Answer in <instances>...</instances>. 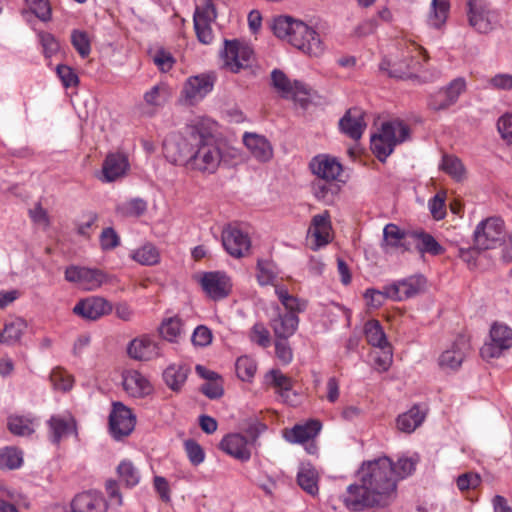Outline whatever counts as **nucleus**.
I'll return each instance as SVG.
<instances>
[{
	"label": "nucleus",
	"mask_w": 512,
	"mask_h": 512,
	"mask_svg": "<svg viewBox=\"0 0 512 512\" xmlns=\"http://www.w3.org/2000/svg\"><path fill=\"white\" fill-rule=\"evenodd\" d=\"M221 57L224 68L232 73H239L252 65L254 51L248 44L239 40H225Z\"/></svg>",
	"instance_id": "nucleus-5"
},
{
	"label": "nucleus",
	"mask_w": 512,
	"mask_h": 512,
	"mask_svg": "<svg viewBox=\"0 0 512 512\" xmlns=\"http://www.w3.org/2000/svg\"><path fill=\"white\" fill-rule=\"evenodd\" d=\"M190 368L186 364H170L163 372V379L166 385L173 391H180L185 384Z\"/></svg>",
	"instance_id": "nucleus-32"
},
{
	"label": "nucleus",
	"mask_w": 512,
	"mask_h": 512,
	"mask_svg": "<svg viewBox=\"0 0 512 512\" xmlns=\"http://www.w3.org/2000/svg\"><path fill=\"white\" fill-rule=\"evenodd\" d=\"M211 122L195 120L187 127V136L180 140L177 153L170 155L175 163L203 174H214L218 168L236 156V150L227 148L213 135Z\"/></svg>",
	"instance_id": "nucleus-1"
},
{
	"label": "nucleus",
	"mask_w": 512,
	"mask_h": 512,
	"mask_svg": "<svg viewBox=\"0 0 512 512\" xmlns=\"http://www.w3.org/2000/svg\"><path fill=\"white\" fill-rule=\"evenodd\" d=\"M136 417L121 402H114L109 415V430L115 440L129 436L135 428Z\"/></svg>",
	"instance_id": "nucleus-10"
},
{
	"label": "nucleus",
	"mask_w": 512,
	"mask_h": 512,
	"mask_svg": "<svg viewBox=\"0 0 512 512\" xmlns=\"http://www.w3.org/2000/svg\"><path fill=\"white\" fill-rule=\"evenodd\" d=\"M488 87L496 90H512V74L498 73L488 80Z\"/></svg>",
	"instance_id": "nucleus-63"
},
{
	"label": "nucleus",
	"mask_w": 512,
	"mask_h": 512,
	"mask_svg": "<svg viewBox=\"0 0 512 512\" xmlns=\"http://www.w3.org/2000/svg\"><path fill=\"white\" fill-rule=\"evenodd\" d=\"M49 428V439L53 444H59L61 440L68 437L76 429L75 420L70 415H54L47 422Z\"/></svg>",
	"instance_id": "nucleus-30"
},
{
	"label": "nucleus",
	"mask_w": 512,
	"mask_h": 512,
	"mask_svg": "<svg viewBox=\"0 0 512 512\" xmlns=\"http://www.w3.org/2000/svg\"><path fill=\"white\" fill-rule=\"evenodd\" d=\"M222 244L231 256L243 257L251 247V241L247 233L234 225H228L222 231Z\"/></svg>",
	"instance_id": "nucleus-14"
},
{
	"label": "nucleus",
	"mask_w": 512,
	"mask_h": 512,
	"mask_svg": "<svg viewBox=\"0 0 512 512\" xmlns=\"http://www.w3.org/2000/svg\"><path fill=\"white\" fill-rule=\"evenodd\" d=\"M409 127L400 120L384 122L378 134L371 137V150L379 161L384 162L398 144L409 138Z\"/></svg>",
	"instance_id": "nucleus-4"
},
{
	"label": "nucleus",
	"mask_w": 512,
	"mask_h": 512,
	"mask_svg": "<svg viewBox=\"0 0 512 512\" xmlns=\"http://www.w3.org/2000/svg\"><path fill=\"white\" fill-rule=\"evenodd\" d=\"M111 311V303L100 296H90L80 300L73 308L76 315L88 320H97Z\"/></svg>",
	"instance_id": "nucleus-19"
},
{
	"label": "nucleus",
	"mask_w": 512,
	"mask_h": 512,
	"mask_svg": "<svg viewBox=\"0 0 512 512\" xmlns=\"http://www.w3.org/2000/svg\"><path fill=\"white\" fill-rule=\"evenodd\" d=\"M450 9L449 0H432L427 23L430 27L440 29L446 22Z\"/></svg>",
	"instance_id": "nucleus-41"
},
{
	"label": "nucleus",
	"mask_w": 512,
	"mask_h": 512,
	"mask_svg": "<svg viewBox=\"0 0 512 512\" xmlns=\"http://www.w3.org/2000/svg\"><path fill=\"white\" fill-rule=\"evenodd\" d=\"M33 14L40 20L47 21L51 17V8L48 0H25Z\"/></svg>",
	"instance_id": "nucleus-59"
},
{
	"label": "nucleus",
	"mask_w": 512,
	"mask_h": 512,
	"mask_svg": "<svg viewBox=\"0 0 512 512\" xmlns=\"http://www.w3.org/2000/svg\"><path fill=\"white\" fill-rule=\"evenodd\" d=\"M269 325L275 338H290L298 329L299 317L294 313H284L277 305L274 307V315L269 319Z\"/></svg>",
	"instance_id": "nucleus-20"
},
{
	"label": "nucleus",
	"mask_w": 512,
	"mask_h": 512,
	"mask_svg": "<svg viewBox=\"0 0 512 512\" xmlns=\"http://www.w3.org/2000/svg\"><path fill=\"white\" fill-rule=\"evenodd\" d=\"M275 294L285 308V313L298 315V313L305 311L307 307L306 300L291 295L284 286H275Z\"/></svg>",
	"instance_id": "nucleus-42"
},
{
	"label": "nucleus",
	"mask_w": 512,
	"mask_h": 512,
	"mask_svg": "<svg viewBox=\"0 0 512 512\" xmlns=\"http://www.w3.org/2000/svg\"><path fill=\"white\" fill-rule=\"evenodd\" d=\"M469 350L468 342L463 338L457 339L450 348L441 353L438 364L444 371L458 370Z\"/></svg>",
	"instance_id": "nucleus-21"
},
{
	"label": "nucleus",
	"mask_w": 512,
	"mask_h": 512,
	"mask_svg": "<svg viewBox=\"0 0 512 512\" xmlns=\"http://www.w3.org/2000/svg\"><path fill=\"white\" fill-rule=\"evenodd\" d=\"M71 43L82 58L89 56L91 52V43L86 32L73 30L71 33Z\"/></svg>",
	"instance_id": "nucleus-55"
},
{
	"label": "nucleus",
	"mask_w": 512,
	"mask_h": 512,
	"mask_svg": "<svg viewBox=\"0 0 512 512\" xmlns=\"http://www.w3.org/2000/svg\"><path fill=\"white\" fill-rule=\"evenodd\" d=\"M364 116L360 108L349 109L339 121L341 131L353 140L360 139L367 126Z\"/></svg>",
	"instance_id": "nucleus-27"
},
{
	"label": "nucleus",
	"mask_w": 512,
	"mask_h": 512,
	"mask_svg": "<svg viewBox=\"0 0 512 512\" xmlns=\"http://www.w3.org/2000/svg\"><path fill=\"white\" fill-rule=\"evenodd\" d=\"M341 499L347 509L358 512L368 507L381 505L379 500L372 494L367 486L360 482L350 484Z\"/></svg>",
	"instance_id": "nucleus-11"
},
{
	"label": "nucleus",
	"mask_w": 512,
	"mask_h": 512,
	"mask_svg": "<svg viewBox=\"0 0 512 512\" xmlns=\"http://www.w3.org/2000/svg\"><path fill=\"white\" fill-rule=\"evenodd\" d=\"M440 168L456 181H462L465 178L464 165L456 156L444 155Z\"/></svg>",
	"instance_id": "nucleus-46"
},
{
	"label": "nucleus",
	"mask_w": 512,
	"mask_h": 512,
	"mask_svg": "<svg viewBox=\"0 0 512 512\" xmlns=\"http://www.w3.org/2000/svg\"><path fill=\"white\" fill-rule=\"evenodd\" d=\"M65 280L77 285L84 291H95L106 281V274L95 268L71 265L65 269Z\"/></svg>",
	"instance_id": "nucleus-7"
},
{
	"label": "nucleus",
	"mask_w": 512,
	"mask_h": 512,
	"mask_svg": "<svg viewBox=\"0 0 512 512\" xmlns=\"http://www.w3.org/2000/svg\"><path fill=\"white\" fill-rule=\"evenodd\" d=\"M215 77L211 74L191 76L183 86L182 95L188 105L201 101L214 87Z\"/></svg>",
	"instance_id": "nucleus-12"
},
{
	"label": "nucleus",
	"mask_w": 512,
	"mask_h": 512,
	"mask_svg": "<svg viewBox=\"0 0 512 512\" xmlns=\"http://www.w3.org/2000/svg\"><path fill=\"white\" fill-rule=\"evenodd\" d=\"M419 461L420 457L417 453L400 455L397 461L393 462V476L396 478V483L412 475Z\"/></svg>",
	"instance_id": "nucleus-38"
},
{
	"label": "nucleus",
	"mask_w": 512,
	"mask_h": 512,
	"mask_svg": "<svg viewBox=\"0 0 512 512\" xmlns=\"http://www.w3.org/2000/svg\"><path fill=\"white\" fill-rule=\"evenodd\" d=\"M272 29L275 36L287 40L292 46L311 57H319L325 51L319 33L301 20L279 16L274 19Z\"/></svg>",
	"instance_id": "nucleus-3"
},
{
	"label": "nucleus",
	"mask_w": 512,
	"mask_h": 512,
	"mask_svg": "<svg viewBox=\"0 0 512 512\" xmlns=\"http://www.w3.org/2000/svg\"><path fill=\"white\" fill-rule=\"evenodd\" d=\"M236 374L242 381H250L257 370V364L249 356H241L235 363Z\"/></svg>",
	"instance_id": "nucleus-51"
},
{
	"label": "nucleus",
	"mask_w": 512,
	"mask_h": 512,
	"mask_svg": "<svg viewBox=\"0 0 512 512\" xmlns=\"http://www.w3.org/2000/svg\"><path fill=\"white\" fill-rule=\"evenodd\" d=\"M36 422L31 416L10 415L7 419L8 430L16 436H29L35 432Z\"/></svg>",
	"instance_id": "nucleus-39"
},
{
	"label": "nucleus",
	"mask_w": 512,
	"mask_h": 512,
	"mask_svg": "<svg viewBox=\"0 0 512 512\" xmlns=\"http://www.w3.org/2000/svg\"><path fill=\"white\" fill-rule=\"evenodd\" d=\"M504 222L500 218L491 217L481 221L474 231L475 246L481 250L496 247L503 239Z\"/></svg>",
	"instance_id": "nucleus-9"
},
{
	"label": "nucleus",
	"mask_w": 512,
	"mask_h": 512,
	"mask_svg": "<svg viewBox=\"0 0 512 512\" xmlns=\"http://www.w3.org/2000/svg\"><path fill=\"white\" fill-rule=\"evenodd\" d=\"M417 237L419 239L417 248L421 253H428L436 256L444 252V248L432 235L428 233H420L417 235Z\"/></svg>",
	"instance_id": "nucleus-54"
},
{
	"label": "nucleus",
	"mask_w": 512,
	"mask_h": 512,
	"mask_svg": "<svg viewBox=\"0 0 512 512\" xmlns=\"http://www.w3.org/2000/svg\"><path fill=\"white\" fill-rule=\"evenodd\" d=\"M23 463L22 453L13 447L0 449V469H18Z\"/></svg>",
	"instance_id": "nucleus-47"
},
{
	"label": "nucleus",
	"mask_w": 512,
	"mask_h": 512,
	"mask_svg": "<svg viewBox=\"0 0 512 512\" xmlns=\"http://www.w3.org/2000/svg\"><path fill=\"white\" fill-rule=\"evenodd\" d=\"M50 381L56 390L63 392L69 391L74 384V378L71 374L62 368H54L50 373Z\"/></svg>",
	"instance_id": "nucleus-50"
},
{
	"label": "nucleus",
	"mask_w": 512,
	"mask_h": 512,
	"mask_svg": "<svg viewBox=\"0 0 512 512\" xmlns=\"http://www.w3.org/2000/svg\"><path fill=\"white\" fill-rule=\"evenodd\" d=\"M242 140L252 157L257 161L268 162L273 157V147L265 136L253 132H245Z\"/></svg>",
	"instance_id": "nucleus-24"
},
{
	"label": "nucleus",
	"mask_w": 512,
	"mask_h": 512,
	"mask_svg": "<svg viewBox=\"0 0 512 512\" xmlns=\"http://www.w3.org/2000/svg\"><path fill=\"white\" fill-rule=\"evenodd\" d=\"M171 97L170 88L167 84L161 82L152 86L143 94V103L141 105L142 114L154 116Z\"/></svg>",
	"instance_id": "nucleus-18"
},
{
	"label": "nucleus",
	"mask_w": 512,
	"mask_h": 512,
	"mask_svg": "<svg viewBox=\"0 0 512 512\" xmlns=\"http://www.w3.org/2000/svg\"><path fill=\"white\" fill-rule=\"evenodd\" d=\"M100 246L102 250L115 249L120 244V237L112 227H107L102 230L100 237Z\"/></svg>",
	"instance_id": "nucleus-61"
},
{
	"label": "nucleus",
	"mask_w": 512,
	"mask_h": 512,
	"mask_svg": "<svg viewBox=\"0 0 512 512\" xmlns=\"http://www.w3.org/2000/svg\"><path fill=\"white\" fill-rule=\"evenodd\" d=\"M123 388L135 398L144 397L151 392L148 379L136 370H129L123 374Z\"/></svg>",
	"instance_id": "nucleus-31"
},
{
	"label": "nucleus",
	"mask_w": 512,
	"mask_h": 512,
	"mask_svg": "<svg viewBox=\"0 0 512 512\" xmlns=\"http://www.w3.org/2000/svg\"><path fill=\"white\" fill-rule=\"evenodd\" d=\"M265 381L268 385L278 388L282 392V396L284 395V393L290 391L293 386L292 379L277 369L269 371L265 375Z\"/></svg>",
	"instance_id": "nucleus-49"
},
{
	"label": "nucleus",
	"mask_w": 512,
	"mask_h": 512,
	"mask_svg": "<svg viewBox=\"0 0 512 512\" xmlns=\"http://www.w3.org/2000/svg\"><path fill=\"white\" fill-rule=\"evenodd\" d=\"M322 428L318 420H309L304 424H297L284 433V438L290 443L304 444L313 440Z\"/></svg>",
	"instance_id": "nucleus-29"
},
{
	"label": "nucleus",
	"mask_w": 512,
	"mask_h": 512,
	"mask_svg": "<svg viewBox=\"0 0 512 512\" xmlns=\"http://www.w3.org/2000/svg\"><path fill=\"white\" fill-rule=\"evenodd\" d=\"M512 347V329L504 323L495 322L490 329V341L480 349L484 359L498 358Z\"/></svg>",
	"instance_id": "nucleus-8"
},
{
	"label": "nucleus",
	"mask_w": 512,
	"mask_h": 512,
	"mask_svg": "<svg viewBox=\"0 0 512 512\" xmlns=\"http://www.w3.org/2000/svg\"><path fill=\"white\" fill-rule=\"evenodd\" d=\"M272 86L281 94L284 98L296 99L300 95H307L308 91L305 85L300 81L291 82L286 74L279 70L274 69L271 73Z\"/></svg>",
	"instance_id": "nucleus-25"
},
{
	"label": "nucleus",
	"mask_w": 512,
	"mask_h": 512,
	"mask_svg": "<svg viewBox=\"0 0 512 512\" xmlns=\"http://www.w3.org/2000/svg\"><path fill=\"white\" fill-rule=\"evenodd\" d=\"M200 283L205 293L213 300L226 298L232 288L230 278L219 271L204 273Z\"/></svg>",
	"instance_id": "nucleus-16"
},
{
	"label": "nucleus",
	"mask_w": 512,
	"mask_h": 512,
	"mask_svg": "<svg viewBox=\"0 0 512 512\" xmlns=\"http://www.w3.org/2000/svg\"><path fill=\"white\" fill-rule=\"evenodd\" d=\"M132 258L142 265H155L160 260L157 248L147 243L133 251Z\"/></svg>",
	"instance_id": "nucleus-48"
},
{
	"label": "nucleus",
	"mask_w": 512,
	"mask_h": 512,
	"mask_svg": "<svg viewBox=\"0 0 512 512\" xmlns=\"http://www.w3.org/2000/svg\"><path fill=\"white\" fill-rule=\"evenodd\" d=\"M338 191L337 185L332 182H326L321 179H317L312 183L313 195L318 199L325 202H330L334 194Z\"/></svg>",
	"instance_id": "nucleus-53"
},
{
	"label": "nucleus",
	"mask_w": 512,
	"mask_h": 512,
	"mask_svg": "<svg viewBox=\"0 0 512 512\" xmlns=\"http://www.w3.org/2000/svg\"><path fill=\"white\" fill-rule=\"evenodd\" d=\"M310 168L317 178L326 182L335 181L342 172L340 162L328 155L315 156L310 162Z\"/></svg>",
	"instance_id": "nucleus-22"
},
{
	"label": "nucleus",
	"mask_w": 512,
	"mask_h": 512,
	"mask_svg": "<svg viewBox=\"0 0 512 512\" xmlns=\"http://www.w3.org/2000/svg\"><path fill=\"white\" fill-rule=\"evenodd\" d=\"M308 234L314 239L313 250L326 246L331 241V222L328 211L313 216Z\"/></svg>",
	"instance_id": "nucleus-23"
},
{
	"label": "nucleus",
	"mask_w": 512,
	"mask_h": 512,
	"mask_svg": "<svg viewBox=\"0 0 512 512\" xmlns=\"http://www.w3.org/2000/svg\"><path fill=\"white\" fill-rule=\"evenodd\" d=\"M276 265L269 260H259L257 263V281L261 286L274 285L277 278Z\"/></svg>",
	"instance_id": "nucleus-45"
},
{
	"label": "nucleus",
	"mask_w": 512,
	"mask_h": 512,
	"mask_svg": "<svg viewBox=\"0 0 512 512\" xmlns=\"http://www.w3.org/2000/svg\"><path fill=\"white\" fill-rule=\"evenodd\" d=\"M146 210L147 203L141 198H132L119 202L115 208L116 214L125 218L140 217Z\"/></svg>",
	"instance_id": "nucleus-44"
},
{
	"label": "nucleus",
	"mask_w": 512,
	"mask_h": 512,
	"mask_svg": "<svg viewBox=\"0 0 512 512\" xmlns=\"http://www.w3.org/2000/svg\"><path fill=\"white\" fill-rule=\"evenodd\" d=\"M213 339L212 331L204 325L197 326L191 336V342L196 347H206Z\"/></svg>",
	"instance_id": "nucleus-58"
},
{
	"label": "nucleus",
	"mask_w": 512,
	"mask_h": 512,
	"mask_svg": "<svg viewBox=\"0 0 512 512\" xmlns=\"http://www.w3.org/2000/svg\"><path fill=\"white\" fill-rule=\"evenodd\" d=\"M298 485L309 495L316 496L319 492L318 473L311 465H303L297 473Z\"/></svg>",
	"instance_id": "nucleus-40"
},
{
	"label": "nucleus",
	"mask_w": 512,
	"mask_h": 512,
	"mask_svg": "<svg viewBox=\"0 0 512 512\" xmlns=\"http://www.w3.org/2000/svg\"><path fill=\"white\" fill-rule=\"evenodd\" d=\"M127 354L137 361H151L162 356L160 344L149 335H141L131 340Z\"/></svg>",
	"instance_id": "nucleus-15"
},
{
	"label": "nucleus",
	"mask_w": 512,
	"mask_h": 512,
	"mask_svg": "<svg viewBox=\"0 0 512 512\" xmlns=\"http://www.w3.org/2000/svg\"><path fill=\"white\" fill-rule=\"evenodd\" d=\"M497 129L503 140L512 145V114H505L498 119Z\"/></svg>",
	"instance_id": "nucleus-64"
},
{
	"label": "nucleus",
	"mask_w": 512,
	"mask_h": 512,
	"mask_svg": "<svg viewBox=\"0 0 512 512\" xmlns=\"http://www.w3.org/2000/svg\"><path fill=\"white\" fill-rule=\"evenodd\" d=\"M425 416V411L415 405L397 417V428L404 433H412L423 423Z\"/></svg>",
	"instance_id": "nucleus-34"
},
{
	"label": "nucleus",
	"mask_w": 512,
	"mask_h": 512,
	"mask_svg": "<svg viewBox=\"0 0 512 512\" xmlns=\"http://www.w3.org/2000/svg\"><path fill=\"white\" fill-rule=\"evenodd\" d=\"M129 168L130 164L124 153H110L103 161L99 179L105 183L117 181L127 174Z\"/></svg>",
	"instance_id": "nucleus-17"
},
{
	"label": "nucleus",
	"mask_w": 512,
	"mask_h": 512,
	"mask_svg": "<svg viewBox=\"0 0 512 512\" xmlns=\"http://www.w3.org/2000/svg\"><path fill=\"white\" fill-rule=\"evenodd\" d=\"M288 339L289 338H276L275 340L276 357L284 365H288L293 360V351Z\"/></svg>",
	"instance_id": "nucleus-57"
},
{
	"label": "nucleus",
	"mask_w": 512,
	"mask_h": 512,
	"mask_svg": "<svg viewBox=\"0 0 512 512\" xmlns=\"http://www.w3.org/2000/svg\"><path fill=\"white\" fill-rule=\"evenodd\" d=\"M481 483V477L477 473L467 472L456 479V485L460 491L476 489Z\"/></svg>",
	"instance_id": "nucleus-62"
},
{
	"label": "nucleus",
	"mask_w": 512,
	"mask_h": 512,
	"mask_svg": "<svg viewBox=\"0 0 512 512\" xmlns=\"http://www.w3.org/2000/svg\"><path fill=\"white\" fill-rule=\"evenodd\" d=\"M117 475L120 481L127 487L137 486L141 480L138 468L128 459L122 460L117 466Z\"/></svg>",
	"instance_id": "nucleus-43"
},
{
	"label": "nucleus",
	"mask_w": 512,
	"mask_h": 512,
	"mask_svg": "<svg viewBox=\"0 0 512 512\" xmlns=\"http://www.w3.org/2000/svg\"><path fill=\"white\" fill-rule=\"evenodd\" d=\"M358 478L371 490L381 506L389 504L397 496L393 461L389 457L384 456L364 462L358 470Z\"/></svg>",
	"instance_id": "nucleus-2"
},
{
	"label": "nucleus",
	"mask_w": 512,
	"mask_h": 512,
	"mask_svg": "<svg viewBox=\"0 0 512 512\" xmlns=\"http://www.w3.org/2000/svg\"><path fill=\"white\" fill-rule=\"evenodd\" d=\"M26 328V321L19 317L5 323L4 328L0 333V343L9 346L16 344L20 341Z\"/></svg>",
	"instance_id": "nucleus-36"
},
{
	"label": "nucleus",
	"mask_w": 512,
	"mask_h": 512,
	"mask_svg": "<svg viewBox=\"0 0 512 512\" xmlns=\"http://www.w3.org/2000/svg\"><path fill=\"white\" fill-rule=\"evenodd\" d=\"M469 25L478 33H489L498 23L497 13L484 0H467Z\"/></svg>",
	"instance_id": "nucleus-6"
},
{
	"label": "nucleus",
	"mask_w": 512,
	"mask_h": 512,
	"mask_svg": "<svg viewBox=\"0 0 512 512\" xmlns=\"http://www.w3.org/2000/svg\"><path fill=\"white\" fill-rule=\"evenodd\" d=\"M364 335L370 345L380 348L381 350L390 348L386 334L378 320L372 319L365 323Z\"/></svg>",
	"instance_id": "nucleus-37"
},
{
	"label": "nucleus",
	"mask_w": 512,
	"mask_h": 512,
	"mask_svg": "<svg viewBox=\"0 0 512 512\" xmlns=\"http://www.w3.org/2000/svg\"><path fill=\"white\" fill-rule=\"evenodd\" d=\"M426 284L422 275H414L386 286L389 299L403 301L421 293Z\"/></svg>",
	"instance_id": "nucleus-13"
},
{
	"label": "nucleus",
	"mask_w": 512,
	"mask_h": 512,
	"mask_svg": "<svg viewBox=\"0 0 512 512\" xmlns=\"http://www.w3.org/2000/svg\"><path fill=\"white\" fill-rule=\"evenodd\" d=\"M249 339L262 348H267L271 344V336L263 323H256L250 330Z\"/></svg>",
	"instance_id": "nucleus-56"
},
{
	"label": "nucleus",
	"mask_w": 512,
	"mask_h": 512,
	"mask_svg": "<svg viewBox=\"0 0 512 512\" xmlns=\"http://www.w3.org/2000/svg\"><path fill=\"white\" fill-rule=\"evenodd\" d=\"M217 18V11L212 0L204 2L195 8L193 23H213Z\"/></svg>",
	"instance_id": "nucleus-52"
},
{
	"label": "nucleus",
	"mask_w": 512,
	"mask_h": 512,
	"mask_svg": "<svg viewBox=\"0 0 512 512\" xmlns=\"http://www.w3.org/2000/svg\"><path fill=\"white\" fill-rule=\"evenodd\" d=\"M448 94L444 88L439 89L435 93L431 94L428 100V105L433 110H444L454 105L448 98Z\"/></svg>",
	"instance_id": "nucleus-60"
},
{
	"label": "nucleus",
	"mask_w": 512,
	"mask_h": 512,
	"mask_svg": "<svg viewBox=\"0 0 512 512\" xmlns=\"http://www.w3.org/2000/svg\"><path fill=\"white\" fill-rule=\"evenodd\" d=\"M406 233L393 223L387 224L383 229V240L381 248L385 253H392L395 250L404 248L403 240Z\"/></svg>",
	"instance_id": "nucleus-33"
},
{
	"label": "nucleus",
	"mask_w": 512,
	"mask_h": 512,
	"mask_svg": "<svg viewBox=\"0 0 512 512\" xmlns=\"http://www.w3.org/2000/svg\"><path fill=\"white\" fill-rule=\"evenodd\" d=\"M220 449L231 457L246 462L251 457L248 440L239 433L228 434L221 440Z\"/></svg>",
	"instance_id": "nucleus-26"
},
{
	"label": "nucleus",
	"mask_w": 512,
	"mask_h": 512,
	"mask_svg": "<svg viewBox=\"0 0 512 512\" xmlns=\"http://www.w3.org/2000/svg\"><path fill=\"white\" fill-rule=\"evenodd\" d=\"M158 330L164 340L178 343L184 332V323L179 316L164 318Z\"/></svg>",
	"instance_id": "nucleus-35"
},
{
	"label": "nucleus",
	"mask_w": 512,
	"mask_h": 512,
	"mask_svg": "<svg viewBox=\"0 0 512 512\" xmlns=\"http://www.w3.org/2000/svg\"><path fill=\"white\" fill-rule=\"evenodd\" d=\"M71 509L72 512H106L107 506L101 493L87 491L74 497Z\"/></svg>",
	"instance_id": "nucleus-28"
}]
</instances>
